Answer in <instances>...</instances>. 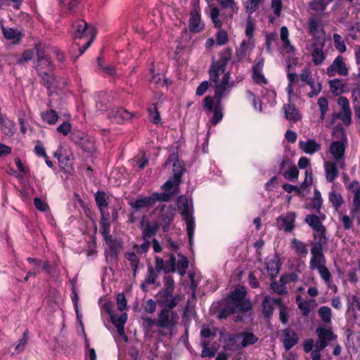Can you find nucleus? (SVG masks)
<instances>
[{
	"instance_id": "9",
	"label": "nucleus",
	"mask_w": 360,
	"mask_h": 360,
	"mask_svg": "<svg viewBox=\"0 0 360 360\" xmlns=\"http://www.w3.org/2000/svg\"><path fill=\"white\" fill-rule=\"evenodd\" d=\"M230 78L231 73L226 72L220 82H213L215 88L214 101H221V99L231 91L235 83L230 81Z\"/></svg>"
},
{
	"instance_id": "54",
	"label": "nucleus",
	"mask_w": 360,
	"mask_h": 360,
	"mask_svg": "<svg viewBox=\"0 0 360 360\" xmlns=\"http://www.w3.org/2000/svg\"><path fill=\"white\" fill-rule=\"evenodd\" d=\"M330 88L335 95H340L343 92V84L340 79H333L329 82Z\"/></svg>"
},
{
	"instance_id": "47",
	"label": "nucleus",
	"mask_w": 360,
	"mask_h": 360,
	"mask_svg": "<svg viewBox=\"0 0 360 360\" xmlns=\"http://www.w3.org/2000/svg\"><path fill=\"white\" fill-rule=\"evenodd\" d=\"M266 269L271 278L276 277L280 271V263L278 260H270L266 262Z\"/></svg>"
},
{
	"instance_id": "16",
	"label": "nucleus",
	"mask_w": 360,
	"mask_h": 360,
	"mask_svg": "<svg viewBox=\"0 0 360 360\" xmlns=\"http://www.w3.org/2000/svg\"><path fill=\"white\" fill-rule=\"evenodd\" d=\"M264 65V59L261 57L257 59V63L252 68V79L255 84L259 85H266L268 84V80L263 74Z\"/></svg>"
},
{
	"instance_id": "38",
	"label": "nucleus",
	"mask_w": 360,
	"mask_h": 360,
	"mask_svg": "<svg viewBox=\"0 0 360 360\" xmlns=\"http://www.w3.org/2000/svg\"><path fill=\"white\" fill-rule=\"evenodd\" d=\"M129 204L133 209L140 210L141 209L153 206L154 205V200L151 199L150 196H148L143 198L136 199L135 201L131 202Z\"/></svg>"
},
{
	"instance_id": "58",
	"label": "nucleus",
	"mask_w": 360,
	"mask_h": 360,
	"mask_svg": "<svg viewBox=\"0 0 360 360\" xmlns=\"http://www.w3.org/2000/svg\"><path fill=\"white\" fill-rule=\"evenodd\" d=\"M297 77L301 82L306 84H308L309 83L311 84V82L314 79L311 72L308 68H303L301 73L297 75Z\"/></svg>"
},
{
	"instance_id": "30",
	"label": "nucleus",
	"mask_w": 360,
	"mask_h": 360,
	"mask_svg": "<svg viewBox=\"0 0 360 360\" xmlns=\"http://www.w3.org/2000/svg\"><path fill=\"white\" fill-rule=\"evenodd\" d=\"M142 228V238L143 240H150L154 237L158 230L159 229L160 224L157 221H147L143 227V222L141 221Z\"/></svg>"
},
{
	"instance_id": "11",
	"label": "nucleus",
	"mask_w": 360,
	"mask_h": 360,
	"mask_svg": "<svg viewBox=\"0 0 360 360\" xmlns=\"http://www.w3.org/2000/svg\"><path fill=\"white\" fill-rule=\"evenodd\" d=\"M219 8L217 6L211 8L210 18L214 27L219 29L217 34V43L219 45H224L228 41V34L226 31L221 30L222 23L219 19Z\"/></svg>"
},
{
	"instance_id": "46",
	"label": "nucleus",
	"mask_w": 360,
	"mask_h": 360,
	"mask_svg": "<svg viewBox=\"0 0 360 360\" xmlns=\"http://www.w3.org/2000/svg\"><path fill=\"white\" fill-rule=\"evenodd\" d=\"M41 117L44 122L49 124H54L58 119V115L54 110H49L42 112Z\"/></svg>"
},
{
	"instance_id": "53",
	"label": "nucleus",
	"mask_w": 360,
	"mask_h": 360,
	"mask_svg": "<svg viewBox=\"0 0 360 360\" xmlns=\"http://www.w3.org/2000/svg\"><path fill=\"white\" fill-rule=\"evenodd\" d=\"M317 104L321 111L319 120L320 121H323L325 119L326 115L328 110V101L326 97L322 96L318 99Z\"/></svg>"
},
{
	"instance_id": "23",
	"label": "nucleus",
	"mask_w": 360,
	"mask_h": 360,
	"mask_svg": "<svg viewBox=\"0 0 360 360\" xmlns=\"http://www.w3.org/2000/svg\"><path fill=\"white\" fill-rule=\"evenodd\" d=\"M352 311L356 324L360 327V297L353 295L348 299L347 312Z\"/></svg>"
},
{
	"instance_id": "50",
	"label": "nucleus",
	"mask_w": 360,
	"mask_h": 360,
	"mask_svg": "<svg viewBox=\"0 0 360 360\" xmlns=\"http://www.w3.org/2000/svg\"><path fill=\"white\" fill-rule=\"evenodd\" d=\"M210 342L206 340H201L200 346L202 347L201 352V357H214L215 355V350L212 348L209 347Z\"/></svg>"
},
{
	"instance_id": "6",
	"label": "nucleus",
	"mask_w": 360,
	"mask_h": 360,
	"mask_svg": "<svg viewBox=\"0 0 360 360\" xmlns=\"http://www.w3.org/2000/svg\"><path fill=\"white\" fill-rule=\"evenodd\" d=\"M37 56L36 70L40 76H47V72L53 70V63L49 55V48L41 44L35 45Z\"/></svg>"
},
{
	"instance_id": "36",
	"label": "nucleus",
	"mask_w": 360,
	"mask_h": 360,
	"mask_svg": "<svg viewBox=\"0 0 360 360\" xmlns=\"http://www.w3.org/2000/svg\"><path fill=\"white\" fill-rule=\"evenodd\" d=\"M305 222L312 229L313 233L326 229L321 219L316 214H307L304 219Z\"/></svg>"
},
{
	"instance_id": "40",
	"label": "nucleus",
	"mask_w": 360,
	"mask_h": 360,
	"mask_svg": "<svg viewBox=\"0 0 360 360\" xmlns=\"http://www.w3.org/2000/svg\"><path fill=\"white\" fill-rule=\"evenodd\" d=\"M314 48L311 51L312 61L316 65H321L325 60L326 56L323 51V47H317L316 44H313Z\"/></svg>"
},
{
	"instance_id": "48",
	"label": "nucleus",
	"mask_w": 360,
	"mask_h": 360,
	"mask_svg": "<svg viewBox=\"0 0 360 360\" xmlns=\"http://www.w3.org/2000/svg\"><path fill=\"white\" fill-rule=\"evenodd\" d=\"M308 25L309 32L314 37H317L320 32H323V30L320 29V23L316 18H310Z\"/></svg>"
},
{
	"instance_id": "43",
	"label": "nucleus",
	"mask_w": 360,
	"mask_h": 360,
	"mask_svg": "<svg viewBox=\"0 0 360 360\" xmlns=\"http://www.w3.org/2000/svg\"><path fill=\"white\" fill-rule=\"evenodd\" d=\"M241 335V347H246L249 345L255 344L258 341V338L252 333L243 332L239 333Z\"/></svg>"
},
{
	"instance_id": "52",
	"label": "nucleus",
	"mask_w": 360,
	"mask_h": 360,
	"mask_svg": "<svg viewBox=\"0 0 360 360\" xmlns=\"http://www.w3.org/2000/svg\"><path fill=\"white\" fill-rule=\"evenodd\" d=\"M158 274L155 268L154 269L151 264L148 265L147 273L144 278L146 283L154 284L158 278Z\"/></svg>"
},
{
	"instance_id": "19",
	"label": "nucleus",
	"mask_w": 360,
	"mask_h": 360,
	"mask_svg": "<svg viewBox=\"0 0 360 360\" xmlns=\"http://www.w3.org/2000/svg\"><path fill=\"white\" fill-rule=\"evenodd\" d=\"M53 156L58 159L62 169L70 167L72 165L71 161L74 158V155L71 152L66 151L61 145L53 153Z\"/></svg>"
},
{
	"instance_id": "7",
	"label": "nucleus",
	"mask_w": 360,
	"mask_h": 360,
	"mask_svg": "<svg viewBox=\"0 0 360 360\" xmlns=\"http://www.w3.org/2000/svg\"><path fill=\"white\" fill-rule=\"evenodd\" d=\"M178 208L181 212V214L186 224V230L190 244L192 240L195 229V221L193 217V212L190 209L189 202L185 196H180L177 200Z\"/></svg>"
},
{
	"instance_id": "57",
	"label": "nucleus",
	"mask_w": 360,
	"mask_h": 360,
	"mask_svg": "<svg viewBox=\"0 0 360 360\" xmlns=\"http://www.w3.org/2000/svg\"><path fill=\"white\" fill-rule=\"evenodd\" d=\"M150 197L154 200L155 204L157 201L168 202L173 196L165 191L163 193H153Z\"/></svg>"
},
{
	"instance_id": "13",
	"label": "nucleus",
	"mask_w": 360,
	"mask_h": 360,
	"mask_svg": "<svg viewBox=\"0 0 360 360\" xmlns=\"http://www.w3.org/2000/svg\"><path fill=\"white\" fill-rule=\"evenodd\" d=\"M326 73L330 77H334L336 74L340 76H347L349 70L345 63L344 57L340 55L338 56L332 64L327 68Z\"/></svg>"
},
{
	"instance_id": "44",
	"label": "nucleus",
	"mask_w": 360,
	"mask_h": 360,
	"mask_svg": "<svg viewBox=\"0 0 360 360\" xmlns=\"http://www.w3.org/2000/svg\"><path fill=\"white\" fill-rule=\"evenodd\" d=\"M328 199L335 210L339 209L344 203V200L342 195L335 191H331L329 192Z\"/></svg>"
},
{
	"instance_id": "20",
	"label": "nucleus",
	"mask_w": 360,
	"mask_h": 360,
	"mask_svg": "<svg viewBox=\"0 0 360 360\" xmlns=\"http://www.w3.org/2000/svg\"><path fill=\"white\" fill-rule=\"evenodd\" d=\"M133 113L127 111L123 108L112 109L109 113L110 120L115 123L121 124L125 121L129 120L133 117Z\"/></svg>"
},
{
	"instance_id": "42",
	"label": "nucleus",
	"mask_w": 360,
	"mask_h": 360,
	"mask_svg": "<svg viewBox=\"0 0 360 360\" xmlns=\"http://www.w3.org/2000/svg\"><path fill=\"white\" fill-rule=\"evenodd\" d=\"M338 118L340 119L345 125H349L352 121L351 109L341 110V111L338 113L332 114L333 120H335Z\"/></svg>"
},
{
	"instance_id": "60",
	"label": "nucleus",
	"mask_w": 360,
	"mask_h": 360,
	"mask_svg": "<svg viewBox=\"0 0 360 360\" xmlns=\"http://www.w3.org/2000/svg\"><path fill=\"white\" fill-rule=\"evenodd\" d=\"M328 3V0H314L309 3V7L314 11H323L326 9Z\"/></svg>"
},
{
	"instance_id": "29",
	"label": "nucleus",
	"mask_w": 360,
	"mask_h": 360,
	"mask_svg": "<svg viewBox=\"0 0 360 360\" xmlns=\"http://www.w3.org/2000/svg\"><path fill=\"white\" fill-rule=\"evenodd\" d=\"M75 27V37L82 39L89 33L91 36L95 35L94 27H89L88 24L83 20H79L74 25Z\"/></svg>"
},
{
	"instance_id": "49",
	"label": "nucleus",
	"mask_w": 360,
	"mask_h": 360,
	"mask_svg": "<svg viewBox=\"0 0 360 360\" xmlns=\"http://www.w3.org/2000/svg\"><path fill=\"white\" fill-rule=\"evenodd\" d=\"M318 314L324 323H328L331 322L332 311L329 307H321L318 310Z\"/></svg>"
},
{
	"instance_id": "27",
	"label": "nucleus",
	"mask_w": 360,
	"mask_h": 360,
	"mask_svg": "<svg viewBox=\"0 0 360 360\" xmlns=\"http://www.w3.org/2000/svg\"><path fill=\"white\" fill-rule=\"evenodd\" d=\"M310 251L312 255L309 262V268L311 269H316L319 266L326 265V259L323 250L311 248Z\"/></svg>"
},
{
	"instance_id": "5",
	"label": "nucleus",
	"mask_w": 360,
	"mask_h": 360,
	"mask_svg": "<svg viewBox=\"0 0 360 360\" xmlns=\"http://www.w3.org/2000/svg\"><path fill=\"white\" fill-rule=\"evenodd\" d=\"M246 291L243 287L236 288L226 297V302L243 314L252 309V304L249 300L245 299Z\"/></svg>"
},
{
	"instance_id": "17",
	"label": "nucleus",
	"mask_w": 360,
	"mask_h": 360,
	"mask_svg": "<svg viewBox=\"0 0 360 360\" xmlns=\"http://www.w3.org/2000/svg\"><path fill=\"white\" fill-rule=\"evenodd\" d=\"M161 210L162 213L160 219L162 225V231L166 233L169 231L170 224L174 220L176 210L172 205L166 207V205H164L161 207Z\"/></svg>"
},
{
	"instance_id": "55",
	"label": "nucleus",
	"mask_w": 360,
	"mask_h": 360,
	"mask_svg": "<svg viewBox=\"0 0 360 360\" xmlns=\"http://www.w3.org/2000/svg\"><path fill=\"white\" fill-rule=\"evenodd\" d=\"M217 335V329L215 328H210L209 326H202L200 330V336L202 340H206L208 338H214Z\"/></svg>"
},
{
	"instance_id": "15",
	"label": "nucleus",
	"mask_w": 360,
	"mask_h": 360,
	"mask_svg": "<svg viewBox=\"0 0 360 360\" xmlns=\"http://www.w3.org/2000/svg\"><path fill=\"white\" fill-rule=\"evenodd\" d=\"M155 266L158 273L164 271L165 274L176 271V257L172 255L169 260L164 261V259L159 257L155 258Z\"/></svg>"
},
{
	"instance_id": "33",
	"label": "nucleus",
	"mask_w": 360,
	"mask_h": 360,
	"mask_svg": "<svg viewBox=\"0 0 360 360\" xmlns=\"http://www.w3.org/2000/svg\"><path fill=\"white\" fill-rule=\"evenodd\" d=\"M241 339V335L238 334H229L225 339V349L234 351L241 348V344L238 340Z\"/></svg>"
},
{
	"instance_id": "4",
	"label": "nucleus",
	"mask_w": 360,
	"mask_h": 360,
	"mask_svg": "<svg viewBox=\"0 0 360 360\" xmlns=\"http://www.w3.org/2000/svg\"><path fill=\"white\" fill-rule=\"evenodd\" d=\"M232 56V49L226 48L219 53V58L217 60H213L210 70V79L211 82L219 81V76L224 75L228 62L231 60Z\"/></svg>"
},
{
	"instance_id": "3",
	"label": "nucleus",
	"mask_w": 360,
	"mask_h": 360,
	"mask_svg": "<svg viewBox=\"0 0 360 360\" xmlns=\"http://www.w3.org/2000/svg\"><path fill=\"white\" fill-rule=\"evenodd\" d=\"M335 134L341 139L335 141L330 143L329 152L333 156L335 161L339 162V167L341 169L345 168V154L347 146V137L345 129L342 127L335 128Z\"/></svg>"
},
{
	"instance_id": "63",
	"label": "nucleus",
	"mask_w": 360,
	"mask_h": 360,
	"mask_svg": "<svg viewBox=\"0 0 360 360\" xmlns=\"http://www.w3.org/2000/svg\"><path fill=\"white\" fill-rule=\"evenodd\" d=\"M316 269L318 270L320 276L324 281V282L326 283H328L331 280L332 275L326 265L319 266Z\"/></svg>"
},
{
	"instance_id": "2",
	"label": "nucleus",
	"mask_w": 360,
	"mask_h": 360,
	"mask_svg": "<svg viewBox=\"0 0 360 360\" xmlns=\"http://www.w3.org/2000/svg\"><path fill=\"white\" fill-rule=\"evenodd\" d=\"M174 291V279L171 276L165 277L163 288L155 296L158 305L162 309H174L181 300L180 295H173Z\"/></svg>"
},
{
	"instance_id": "28",
	"label": "nucleus",
	"mask_w": 360,
	"mask_h": 360,
	"mask_svg": "<svg viewBox=\"0 0 360 360\" xmlns=\"http://www.w3.org/2000/svg\"><path fill=\"white\" fill-rule=\"evenodd\" d=\"M105 241L109 248V250L105 252L106 257L116 259L120 250L122 249V243L117 239L112 238V237L108 240H105Z\"/></svg>"
},
{
	"instance_id": "10",
	"label": "nucleus",
	"mask_w": 360,
	"mask_h": 360,
	"mask_svg": "<svg viewBox=\"0 0 360 360\" xmlns=\"http://www.w3.org/2000/svg\"><path fill=\"white\" fill-rule=\"evenodd\" d=\"M214 98L210 96H207L203 99V106L205 110L210 113L213 112V115L211 120L212 124L216 125L223 118V105L221 101H216L214 105Z\"/></svg>"
},
{
	"instance_id": "35",
	"label": "nucleus",
	"mask_w": 360,
	"mask_h": 360,
	"mask_svg": "<svg viewBox=\"0 0 360 360\" xmlns=\"http://www.w3.org/2000/svg\"><path fill=\"white\" fill-rule=\"evenodd\" d=\"M262 313L266 320H270L274 314V307L272 304L271 297L265 296L262 302Z\"/></svg>"
},
{
	"instance_id": "39",
	"label": "nucleus",
	"mask_w": 360,
	"mask_h": 360,
	"mask_svg": "<svg viewBox=\"0 0 360 360\" xmlns=\"http://www.w3.org/2000/svg\"><path fill=\"white\" fill-rule=\"evenodd\" d=\"M219 4L223 9L228 10L227 16L232 18L238 11V7L234 0H219Z\"/></svg>"
},
{
	"instance_id": "24",
	"label": "nucleus",
	"mask_w": 360,
	"mask_h": 360,
	"mask_svg": "<svg viewBox=\"0 0 360 360\" xmlns=\"http://www.w3.org/2000/svg\"><path fill=\"white\" fill-rule=\"evenodd\" d=\"M347 188L354 193L353 207L351 213L354 214L360 210V182L354 180L348 185Z\"/></svg>"
},
{
	"instance_id": "41",
	"label": "nucleus",
	"mask_w": 360,
	"mask_h": 360,
	"mask_svg": "<svg viewBox=\"0 0 360 360\" xmlns=\"http://www.w3.org/2000/svg\"><path fill=\"white\" fill-rule=\"evenodd\" d=\"M291 247L295 250L297 255L302 257H305L308 254V250L306 244L297 238H293L292 240Z\"/></svg>"
},
{
	"instance_id": "26",
	"label": "nucleus",
	"mask_w": 360,
	"mask_h": 360,
	"mask_svg": "<svg viewBox=\"0 0 360 360\" xmlns=\"http://www.w3.org/2000/svg\"><path fill=\"white\" fill-rule=\"evenodd\" d=\"M285 118L294 123L302 120V115L294 104L288 103L283 106Z\"/></svg>"
},
{
	"instance_id": "12",
	"label": "nucleus",
	"mask_w": 360,
	"mask_h": 360,
	"mask_svg": "<svg viewBox=\"0 0 360 360\" xmlns=\"http://www.w3.org/2000/svg\"><path fill=\"white\" fill-rule=\"evenodd\" d=\"M316 334L318 336V340L316 341L315 345L321 349H325L330 342L337 338V335L334 334L333 330L325 326L318 327L316 329Z\"/></svg>"
},
{
	"instance_id": "37",
	"label": "nucleus",
	"mask_w": 360,
	"mask_h": 360,
	"mask_svg": "<svg viewBox=\"0 0 360 360\" xmlns=\"http://www.w3.org/2000/svg\"><path fill=\"white\" fill-rule=\"evenodd\" d=\"M109 219L110 214H105L101 215L100 221V232L102 234L104 240L111 238L110 236V224L109 222Z\"/></svg>"
},
{
	"instance_id": "32",
	"label": "nucleus",
	"mask_w": 360,
	"mask_h": 360,
	"mask_svg": "<svg viewBox=\"0 0 360 360\" xmlns=\"http://www.w3.org/2000/svg\"><path fill=\"white\" fill-rule=\"evenodd\" d=\"M108 197L107 196L105 192L98 191L95 195V200L101 212V215H103L105 214H110L108 210Z\"/></svg>"
},
{
	"instance_id": "31",
	"label": "nucleus",
	"mask_w": 360,
	"mask_h": 360,
	"mask_svg": "<svg viewBox=\"0 0 360 360\" xmlns=\"http://www.w3.org/2000/svg\"><path fill=\"white\" fill-rule=\"evenodd\" d=\"M299 146L304 153L309 155H313L321 148V144L313 139H309L307 141H300Z\"/></svg>"
},
{
	"instance_id": "14",
	"label": "nucleus",
	"mask_w": 360,
	"mask_h": 360,
	"mask_svg": "<svg viewBox=\"0 0 360 360\" xmlns=\"http://www.w3.org/2000/svg\"><path fill=\"white\" fill-rule=\"evenodd\" d=\"M280 340L283 342L285 349L289 351L298 343L299 338L293 330L285 328L280 330Z\"/></svg>"
},
{
	"instance_id": "64",
	"label": "nucleus",
	"mask_w": 360,
	"mask_h": 360,
	"mask_svg": "<svg viewBox=\"0 0 360 360\" xmlns=\"http://www.w3.org/2000/svg\"><path fill=\"white\" fill-rule=\"evenodd\" d=\"M238 311L236 309H234L233 307H231L229 304L226 302V306L224 308H222L218 314V318L219 319H223L227 318L229 316H230L232 314H234L235 312Z\"/></svg>"
},
{
	"instance_id": "62",
	"label": "nucleus",
	"mask_w": 360,
	"mask_h": 360,
	"mask_svg": "<svg viewBox=\"0 0 360 360\" xmlns=\"http://www.w3.org/2000/svg\"><path fill=\"white\" fill-rule=\"evenodd\" d=\"M322 205V198L321 194L318 189L315 188L314 192V196L312 198V206L314 209L320 212V210Z\"/></svg>"
},
{
	"instance_id": "51",
	"label": "nucleus",
	"mask_w": 360,
	"mask_h": 360,
	"mask_svg": "<svg viewBox=\"0 0 360 360\" xmlns=\"http://www.w3.org/2000/svg\"><path fill=\"white\" fill-rule=\"evenodd\" d=\"M335 48L340 53H345L347 51L345 40L339 34H334L333 36Z\"/></svg>"
},
{
	"instance_id": "22",
	"label": "nucleus",
	"mask_w": 360,
	"mask_h": 360,
	"mask_svg": "<svg viewBox=\"0 0 360 360\" xmlns=\"http://www.w3.org/2000/svg\"><path fill=\"white\" fill-rule=\"evenodd\" d=\"M295 217L296 214L294 212H288L280 216L277 219L280 229H283L285 232H290L295 228Z\"/></svg>"
},
{
	"instance_id": "21",
	"label": "nucleus",
	"mask_w": 360,
	"mask_h": 360,
	"mask_svg": "<svg viewBox=\"0 0 360 360\" xmlns=\"http://www.w3.org/2000/svg\"><path fill=\"white\" fill-rule=\"evenodd\" d=\"M327 230L323 229L313 233L314 240L311 241V248L316 250H323L327 247L328 243V238L326 236Z\"/></svg>"
},
{
	"instance_id": "56",
	"label": "nucleus",
	"mask_w": 360,
	"mask_h": 360,
	"mask_svg": "<svg viewBox=\"0 0 360 360\" xmlns=\"http://www.w3.org/2000/svg\"><path fill=\"white\" fill-rule=\"evenodd\" d=\"M299 171L295 165L291 166L288 170L283 173L285 179L290 181H295L298 179Z\"/></svg>"
},
{
	"instance_id": "1",
	"label": "nucleus",
	"mask_w": 360,
	"mask_h": 360,
	"mask_svg": "<svg viewBox=\"0 0 360 360\" xmlns=\"http://www.w3.org/2000/svg\"><path fill=\"white\" fill-rule=\"evenodd\" d=\"M172 165L173 175L161 186L162 190L169 193L172 196H176L179 193V185L182 181V176L186 172L183 162L179 160L177 153H171L165 162V167Z\"/></svg>"
},
{
	"instance_id": "34",
	"label": "nucleus",
	"mask_w": 360,
	"mask_h": 360,
	"mask_svg": "<svg viewBox=\"0 0 360 360\" xmlns=\"http://www.w3.org/2000/svg\"><path fill=\"white\" fill-rule=\"evenodd\" d=\"M0 25L3 35L6 39L13 40L15 43L20 41L22 35L19 30L13 27H5L2 23Z\"/></svg>"
},
{
	"instance_id": "18",
	"label": "nucleus",
	"mask_w": 360,
	"mask_h": 360,
	"mask_svg": "<svg viewBox=\"0 0 360 360\" xmlns=\"http://www.w3.org/2000/svg\"><path fill=\"white\" fill-rule=\"evenodd\" d=\"M198 6H195L190 12L189 30L191 32H199L204 29Z\"/></svg>"
},
{
	"instance_id": "61",
	"label": "nucleus",
	"mask_w": 360,
	"mask_h": 360,
	"mask_svg": "<svg viewBox=\"0 0 360 360\" xmlns=\"http://www.w3.org/2000/svg\"><path fill=\"white\" fill-rule=\"evenodd\" d=\"M270 286L273 291L278 295H284L288 293L286 286L276 281H272Z\"/></svg>"
},
{
	"instance_id": "25",
	"label": "nucleus",
	"mask_w": 360,
	"mask_h": 360,
	"mask_svg": "<svg viewBox=\"0 0 360 360\" xmlns=\"http://www.w3.org/2000/svg\"><path fill=\"white\" fill-rule=\"evenodd\" d=\"M339 162L338 161H326L323 167L326 174V179L328 182H333L339 176V170L338 169Z\"/></svg>"
},
{
	"instance_id": "59",
	"label": "nucleus",
	"mask_w": 360,
	"mask_h": 360,
	"mask_svg": "<svg viewBox=\"0 0 360 360\" xmlns=\"http://www.w3.org/2000/svg\"><path fill=\"white\" fill-rule=\"evenodd\" d=\"M148 111L149 112L150 119L153 123L158 124L160 122V115L158 110L156 104H153L152 106L148 109Z\"/></svg>"
},
{
	"instance_id": "8",
	"label": "nucleus",
	"mask_w": 360,
	"mask_h": 360,
	"mask_svg": "<svg viewBox=\"0 0 360 360\" xmlns=\"http://www.w3.org/2000/svg\"><path fill=\"white\" fill-rule=\"evenodd\" d=\"M179 316L173 309H161L158 314L157 327L165 328L170 332L177 326Z\"/></svg>"
},
{
	"instance_id": "45",
	"label": "nucleus",
	"mask_w": 360,
	"mask_h": 360,
	"mask_svg": "<svg viewBox=\"0 0 360 360\" xmlns=\"http://www.w3.org/2000/svg\"><path fill=\"white\" fill-rule=\"evenodd\" d=\"M179 259L176 261V271L181 275L186 274V270L188 267V260L185 256L178 254Z\"/></svg>"
}]
</instances>
